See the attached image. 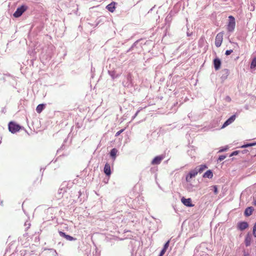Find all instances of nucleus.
<instances>
[{"label": "nucleus", "instance_id": "1", "mask_svg": "<svg viewBox=\"0 0 256 256\" xmlns=\"http://www.w3.org/2000/svg\"><path fill=\"white\" fill-rule=\"evenodd\" d=\"M21 127L20 125L16 124L14 122H10L8 124V130L12 134H14L18 132Z\"/></svg>", "mask_w": 256, "mask_h": 256}, {"label": "nucleus", "instance_id": "2", "mask_svg": "<svg viewBox=\"0 0 256 256\" xmlns=\"http://www.w3.org/2000/svg\"><path fill=\"white\" fill-rule=\"evenodd\" d=\"M229 22L227 26V30L229 32H232L234 30L236 26L235 18L232 16L228 17Z\"/></svg>", "mask_w": 256, "mask_h": 256}, {"label": "nucleus", "instance_id": "3", "mask_svg": "<svg viewBox=\"0 0 256 256\" xmlns=\"http://www.w3.org/2000/svg\"><path fill=\"white\" fill-rule=\"evenodd\" d=\"M122 84L126 88H130L132 86V76L130 74H128L123 80Z\"/></svg>", "mask_w": 256, "mask_h": 256}, {"label": "nucleus", "instance_id": "4", "mask_svg": "<svg viewBox=\"0 0 256 256\" xmlns=\"http://www.w3.org/2000/svg\"><path fill=\"white\" fill-rule=\"evenodd\" d=\"M27 10V6L24 5L18 7L16 11L14 12L13 16L15 18H18L22 14Z\"/></svg>", "mask_w": 256, "mask_h": 256}, {"label": "nucleus", "instance_id": "5", "mask_svg": "<svg viewBox=\"0 0 256 256\" xmlns=\"http://www.w3.org/2000/svg\"><path fill=\"white\" fill-rule=\"evenodd\" d=\"M197 168L190 170L186 176V181L190 182L192 178L195 177L198 174Z\"/></svg>", "mask_w": 256, "mask_h": 256}, {"label": "nucleus", "instance_id": "6", "mask_svg": "<svg viewBox=\"0 0 256 256\" xmlns=\"http://www.w3.org/2000/svg\"><path fill=\"white\" fill-rule=\"evenodd\" d=\"M222 42V34L220 33H218L216 37L215 40V45L216 47H220Z\"/></svg>", "mask_w": 256, "mask_h": 256}, {"label": "nucleus", "instance_id": "7", "mask_svg": "<svg viewBox=\"0 0 256 256\" xmlns=\"http://www.w3.org/2000/svg\"><path fill=\"white\" fill-rule=\"evenodd\" d=\"M182 202L186 206L188 207H192L194 204L192 203V200L190 198H186L182 197L181 199Z\"/></svg>", "mask_w": 256, "mask_h": 256}, {"label": "nucleus", "instance_id": "8", "mask_svg": "<svg viewBox=\"0 0 256 256\" xmlns=\"http://www.w3.org/2000/svg\"><path fill=\"white\" fill-rule=\"evenodd\" d=\"M164 158V156L163 155L156 156L152 161L151 164L153 165L159 164Z\"/></svg>", "mask_w": 256, "mask_h": 256}, {"label": "nucleus", "instance_id": "9", "mask_svg": "<svg viewBox=\"0 0 256 256\" xmlns=\"http://www.w3.org/2000/svg\"><path fill=\"white\" fill-rule=\"evenodd\" d=\"M236 115L234 114L232 115L229 118H228L223 124L222 128H224L225 127L227 126L229 124H231L232 122H233L235 119H236Z\"/></svg>", "mask_w": 256, "mask_h": 256}, {"label": "nucleus", "instance_id": "10", "mask_svg": "<svg viewBox=\"0 0 256 256\" xmlns=\"http://www.w3.org/2000/svg\"><path fill=\"white\" fill-rule=\"evenodd\" d=\"M59 234L60 236L64 238L66 240L69 241L76 240V238H74L70 235L66 234L65 232L60 231Z\"/></svg>", "mask_w": 256, "mask_h": 256}, {"label": "nucleus", "instance_id": "11", "mask_svg": "<svg viewBox=\"0 0 256 256\" xmlns=\"http://www.w3.org/2000/svg\"><path fill=\"white\" fill-rule=\"evenodd\" d=\"M248 226V224L247 222H241L238 223V228L240 230H244Z\"/></svg>", "mask_w": 256, "mask_h": 256}, {"label": "nucleus", "instance_id": "12", "mask_svg": "<svg viewBox=\"0 0 256 256\" xmlns=\"http://www.w3.org/2000/svg\"><path fill=\"white\" fill-rule=\"evenodd\" d=\"M252 239V236L250 233H248L245 238L244 242L246 246H248L250 245Z\"/></svg>", "mask_w": 256, "mask_h": 256}, {"label": "nucleus", "instance_id": "13", "mask_svg": "<svg viewBox=\"0 0 256 256\" xmlns=\"http://www.w3.org/2000/svg\"><path fill=\"white\" fill-rule=\"evenodd\" d=\"M214 68L216 70H219L221 66V61L220 58H216L214 60Z\"/></svg>", "mask_w": 256, "mask_h": 256}, {"label": "nucleus", "instance_id": "14", "mask_svg": "<svg viewBox=\"0 0 256 256\" xmlns=\"http://www.w3.org/2000/svg\"><path fill=\"white\" fill-rule=\"evenodd\" d=\"M222 74L221 76V78L222 80H225L228 78V75L230 74V71L227 68L223 69L222 70Z\"/></svg>", "mask_w": 256, "mask_h": 256}, {"label": "nucleus", "instance_id": "15", "mask_svg": "<svg viewBox=\"0 0 256 256\" xmlns=\"http://www.w3.org/2000/svg\"><path fill=\"white\" fill-rule=\"evenodd\" d=\"M104 172L106 176H110L111 174L110 166V165L106 163V164L104 167Z\"/></svg>", "mask_w": 256, "mask_h": 256}, {"label": "nucleus", "instance_id": "16", "mask_svg": "<svg viewBox=\"0 0 256 256\" xmlns=\"http://www.w3.org/2000/svg\"><path fill=\"white\" fill-rule=\"evenodd\" d=\"M115 4L116 3L114 2H111L110 4H108L106 8L108 11L112 12L114 11L116 8Z\"/></svg>", "mask_w": 256, "mask_h": 256}, {"label": "nucleus", "instance_id": "17", "mask_svg": "<svg viewBox=\"0 0 256 256\" xmlns=\"http://www.w3.org/2000/svg\"><path fill=\"white\" fill-rule=\"evenodd\" d=\"M254 210V208L252 206L247 208L244 211V215L246 216H248L252 214V212Z\"/></svg>", "mask_w": 256, "mask_h": 256}, {"label": "nucleus", "instance_id": "18", "mask_svg": "<svg viewBox=\"0 0 256 256\" xmlns=\"http://www.w3.org/2000/svg\"><path fill=\"white\" fill-rule=\"evenodd\" d=\"M204 178H212L213 177V173L212 171L210 170H207L206 172L203 174Z\"/></svg>", "mask_w": 256, "mask_h": 256}, {"label": "nucleus", "instance_id": "19", "mask_svg": "<svg viewBox=\"0 0 256 256\" xmlns=\"http://www.w3.org/2000/svg\"><path fill=\"white\" fill-rule=\"evenodd\" d=\"M118 150L116 148H114L110 150V156L114 160L116 158V154Z\"/></svg>", "mask_w": 256, "mask_h": 256}, {"label": "nucleus", "instance_id": "20", "mask_svg": "<svg viewBox=\"0 0 256 256\" xmlns=\"http://www.w3.org/2000/svg\"><path fill=\"white\" fill-rule=\"evenodd\" d=\"M44 107H45V104H38L36 108V112L38 114H40L42 111V110L44 109Z\"/></svg>", "mask_w": 256, "mask_h": 256}, {"label": "nucleus", "instance_id": "21", "mask_svg": "<svg viewBox=\"0 0 256 256\" xmlns=\"http://www.w3.org/2000/svg\"><path fill=\"white\" fill-rule=\"evenodd\" d=\"M196 168H197L196 171H198V172L202 173L206 168H207V166L205 164H202Z\"/></svg>", "mask_w": 256, "mask_h": 256}, {"label": "nucleus", "instance_id": "22", "mask_svg": "<svg viewBox=\"0 0 256 256\" xmlns=\"http://www.w3.org/2000/svg\"><path fill=\"white\" fill-rule=\"evenodd\" d=\"M108 73L112 79H114L118 77V75L116 74V72L114 70H108Z\"/></svg>", "mask_w": 256, "mask_h": 256}, {"label": "nucleus", "instance_id": "23", "mask_svg": "<svg viewBox=\"0 0 256 256\" xmlns=\"http://www.w3.org/2000/svg\"><path fill=\"white\" fill-rule=\"evenodd\" d=\"M66 190L64 189H63V188H60L58 190V197L59 198H60V197H62V194H63L64 193V192H65Z\"/></svg>", "mask_w": 256, "mask_h": 256}, {"label": "nucleus", "instance_id": "24", "mask_svg": "<svg viewBox=\"0 0 256 256\" xmlns=\"http://www.w3.org/2000/svg\"><path fill=\"white\" fill-rule=\"evenodd\" d=\"M256 67V58H254L250 64V68H253Z\"/></svg>", "mask_w": 256, "mask_h": 256}, {"label": "nucleus", "instance_id": "25", "mask_svg": "<svg viewBox=\"0 0 256 256\" xmlns=\"http://www.w3.org/2000/svg\"><path fill=\"white\" fill-rule=\"evenodd\" d=\"M170 240L167 241L166 244H164V248L162 250H164V251H166V249L168 248L169 246Z\"/></svg>", "mask_w": 256, "mask_h": 256}, {"label": "nucleus", "instance_id": "26", "mask_svg": "<svg viewBox=\"0 0 256 256\" xmlns=\"http://www.w3.org/2000/svg\"><path fill=\"white\" fill-rule=\"evenodd\" d=\"M226 158V156H225V155H221V156H220L218 157V159L217 160V162H221L222 160H224Z\"/></svg>", "mask_w": 256, "mask_h": 256}, {"label": "nucleus", "instance_id": "27", "mask_svg": "<svg viewBox=\"0 0 256 256\" xmlns=\"http://www.w3.org/2000/svg\"><path fill=\"white\" fill-rule=\"evenodd\" d=\"M252 233H253V235L254 236L256 237V222L254 224V226Z\"/></svg>", "mask_w": 256, "mask_h": 256}, {"label": "nucleus", "instance_id": "28", "mask_svg": "<svg viewBox=\"0 0 256 256\" xmlns=\"http://www.w3.org/2000/svg\"><path fill=\"white\" fill-rule=\"evenodd\" d=\"M24 226H26V229L28 230L30 226V222L28 221H26L24 224Z\"/></svg>", "mask_w": 256, "mask_h": 256}, {"label": "nucleus", "instance_id": "29", "mask_svg": "<svg viewBox=\"0 0 256 256\" xmlns=\"http://www.w3.org/2000/svg\"><path fill=\"white\" fill-rule=\"evenodd\" d=\"M213 189H214V193L216 194L218 193V188L216 186H212Z\"/></svg>", "mask_w": 256, "mask_h": 256}, {"label": "nucleus", "instance_id": "30", "mask_svg": "<svg viewBox=\"0 0 256 256\" xmlns=\"http://www.w3.org/2000/svg\"><path fill=\"white\" fill-rule=\"evenodd\" d=\"M240 151L239 150H236V151H234L233 152L230 154V156H236L237 155L238 153H239Z\"/></svg>", "mask_w": 256, "mask_h": 256}, {"label": "nucleus", "instance_id": "31", "mask_svg": "<svg viewBox=\"0 0 256 256\" xmlns=\"http://www.w3.org/2000/svg\"><path fill=\"white\" fill-rule=\"evenodd\" d=\"M228 148L227 146L225 147L224 148H222L219 150L218 152H225V151L227 150Z\"/></svg>", "mask_w": 256, "mask_h": 256}, {"label": "nucleus", "instance_id": "32", "mask_svg": "<svg viewBox=\"0 0 256 256\" xmlns=\"http://www.w3.org/2000/svg\"><path fill=\"white\" fill-rule=\"evenodd\" d=\"M232 52V50H226L225 54H226V55L228 56V55H230Z\"/></svg>", "mask_w": 256, "mask_h": 256}, {"label": "nucleus", "instance_id": "33", "mask_svg": "<svg viewBox=\"0 0 256 256\" xmlns=\"http://www.w3.org/2000/svg\"><path fill=\"white\" fill-rule=\"evenodd\" d=\"M249 146H251V144L250 143V144H244L243 146H242L241 147L242 148H248V147H249Z\"/></svg>", "mask_w": 256, "mask_h": 256}, {"label": "nucleus", "instance_id": "34", "mask_svg": "<svg viewBox=\"0 0 256 256\" xmlns=\"http://www.w3.org/2000/svg\"><path fill=\"white\" fill-rule=\"evenodd\" d=\"M124 130V129H122L118 131L116 134V136H119Z\"/></svg>", "mask_w": 256, "mask_h": 256}, {"label": "nucleus", "instance_id": "35", "mask_svg": "<svg viewBox=\"0 0 256 256\" xmlns=\"http://www.w3.org/2000/svg\"><path fill=\"white\" fill-rule=\"evenodd\" d=\"M225 100L229 102L231 101V98L229 96H226L225 98Z\"/></svg>", "mask_w": 256, "mask_h": 256}, {"label": "nucleus", "instance_id": "36", "mask_svg": "<svg viewBox=\"0 0 256 256\" xmlns=\"http://www.w3.org/2000/svg\"><path fill=\"white\" fill-rule=\"evenodd\" d=\"M165 252H166V251H164V250H162L158 256H163V255L164 254Z\"/></svg>", "mask_w": 256, "mask_h": 256}, {"label": "nucleus", "instance_id": "37", "mask_svg": "<svg viewBox=\"0 0 256 256\" xmlns=\"http://www.w3.org/2000/svg\"><path fill=\"white\" fill-rule=\"evenodd\" d=\"M140 112V110H137V112H136V113L133 116V118H135L137 116V115Z\"/></svg>", "mask_w": 256, "mask_h": 256}, {"label": "nucleus", "instance_id": "38", "mask_svg": "<svg viewBox=\"0 0 256 256\" xmlns=\"http://www.w3.org/2000/svg\"><path fill=\"white\" fill-rule=\"evenodd\" d=\"M137 43H138V41H136V42H134L133 44L131 46H132V48H134L136 46Z\"/></svg>", "mask_w": 256, "mask_h": 256}, {"label": "nucleus", "instance_id": "39", "mask_svg": "<svg viewBox=\"0 0 256 256\" xmlns=\"http://www.w3.org/2000/svg\"><path fill=\"white\" fill-rule=\"evenodd\" d=\"M133 48H132V46H131L128 50H127V52L131 51L132 50Z\"/></svg>", "mask_w": 256, "mask_h": 256}, {"label": "nucleus", "instance_id": "40", "mask_svg": "<svg viewBox=\"0 0 256 256\" xmlns=\"http://www.w3.org/2000/svg\"><path fill=\"white\" fill-rule=\"evenodd\" d=\"M250 144H251V146H254L256 145V142H253V143H250Z\"/></svg>", "mask_w": 256, "mask_h": 256}, {"label": "nucleus", "instance_id": "41", "mask_svg": "<svg viewBox=\"0 0 256 256\" xmlns=\"http://www.w3.org/2000/svg\"><path fill=\"white\" fill-rule=\"evenodd\" d=\"M254 204L255 206H256V199H255V200H254Z\"/></svg>", "mask_w": 256, "mask_h": 256}, {"label": "nucleus", "instance_id": "42", "mask_svg": "<svg viewBox=\"0 0 256 256\" xmlns=\"http://www.w3.org/2000/svg\"><path fill=\"white\" fill-rule=\"evenodd\" d=\"M246 152V150H244L242 151V152L243 154H244V153H245V152Z\"/></svg>", "mask_w": 256, "mask_h": 256}, {"label": "nucleus", "instance_id": "43", "mask_svg": "<svg viewBox=\"0 0 256 256\" xmlns=\"http://www.w3.org/2000/svg\"><path fill=\"white\" fill-rule=\"evenodd\" d=\"M78 193H79V194H80V192H78Z\"/></svg>", "mask_w": 256, "mask_h": 256}]
</instances>
